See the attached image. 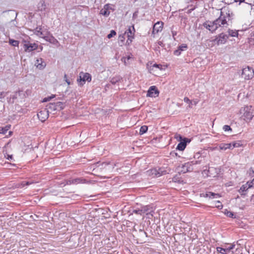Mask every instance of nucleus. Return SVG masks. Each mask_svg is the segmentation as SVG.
I'll list each match as a JSON object with an SVG mask.
<instances>
[{
  "instance_id": "26",
  "label": "nucleus",
  "mask_w": 254,
  "mask_h": 254,
  "mask_svg": "<svg viewBox=\"0 0 254 254\" xmlns=\"http://www.w3.org/2000/svg\"><path fill=\"white\" fill-rule=\"evenodd\" d=\"M33 183V182H29V181L24 182V181H23V182H21L20 184H18L16 186L18 188H23L25 186L31 185Z\"/></svg>"
},
{
  "instance_id": "9",
  "label": "nucleus",
  "mask_w": 254,
  "mask_h": 254,
  "mask_svg": "<svg viewBox=\"0 0 254 254\" xmlns=\"http://www.w3.org/2000/svg\"><path fill=\"white\" fill-rule=\"evenodd\" d=\"M235 246V245L234 244H231L225 246L224 248H217V251L218 253H220L222 254H227L232 250H233Z\"/></svg>"
},
{
  "instance_id": "30",
  "label": "nucleus",
  "mask_w": 254,
  "mask_h": 254,
  "mask_svg": "<svg viewBox=\"0 0 254 254\" xmlns=\"http://www.w3.org/2000/svg\"><path fill=\"white\" fill-rule=\"evenodd\" d=\"M100 14L105 16H108L110 14V12L108 10H105L104 8H102L100 11Z\"/></svg>"
},
{
  "instance_id": "17",
  "label": "nucleus",
  "mask_w": 254,
  "mask_h": 254,
  "mask_svg": "<svg viewBox=\"0 0 254 254\" xmlns=\"http://www.w3.org/2000/svg\"><path fill=\"white\" fill-rule=\"evenodd\" d=\"M35 65L39 69H43L45 67L46 64L43 59L39 58L36 61Z\"/></svg>"
},
{
  "instance_id": "48",
  "label": "nucleus",
  "mask_w": 254,
  "mask_h": 254,
  "mask_svg": "<svg viewBox=\"0 0 254 254\" xmlns=\"http://www.w3.org/2000/svg\"><path fill=\"white\" fill-rule=\"evenodd\" d=\"M181 52L179 50V49L178 48L177 50H175L174 52V54L176 56H179L181 54Z\"/></svg>"
},
{
  "instance_id": "6",
  "label": "nucleus",
  "mask_w": 254,
  "mask_h": 254,
  "mask_svg": "<svg viewBox=\"0 0 254 254\" xmlns=\"http://www.w3.org/2000/svg\"><path fill=\"white\" fill-rule=\"evenodd\" d=\"M91 80V76L88 73H84L80 72L79 73V78L77 79V81L81 83V85H83L86 81L90 82Z\"/></svg>"
},
{
  "instance_id": "13",
  "label": "nucleus",
  "mask_w": 254,
  "mask_h": 254,
  "mask_svg": "<svg viewBox=\"0 0 254 254\" xmlns=\"http://www.w3.org/2000/svg\"><path fill=\"white\" fill-rule=\"evenodd\" d=\"M163 23L162 22H157L153 26L152 34H158L162 30Z\"/></svg>"
},
{
  "instance_id": "58",
  "label": "nucleus",
  "mask_w": 254,
  "mask_h": 254,
  "mask_svg": "<svg viewBox=\"0 0 254 254\" xmlns=\"http://www.w3.org/2000/svg\"><path fill=\"white\" fill-rule=\"evenodd\" d=\"M192 104H189V107L190 108H192V106H191V105H192Z\"/></svg>"
},
{
  "instance_id": "33",
  "label": "nucleus",
  "mask_w": 254,
  "mask_h": 254,
  "mask_svg": "<svg viewBox=\"0 0 254 254\" xmlns=\"http://www.w3.org/2000/svg\"><path fill=\"white\" fill-rule=\"evenodd\" d=\"M224 213L225 215H226L227 216H228L230 218H233V217L234 216V214H233V213L232 212H231L227 209H225L224 210Z\"/></svg>"
},
{
  "instance_id": "20",
  "label": "nucleus",
  "mask_w": 254,
  "mask_h": 254,
  "mask_svg": "<svg viewBox=\"0 0 254 254\" xmlns=\"http://www.w3.org/2000/svg\"><path fill=\"white\" fill-rule=\"evenodd\" d=\"M163 66H164L162 64H155L153 65L150 66L148 69L150 73L154 74V72L157 69H159L160 70L164 69L165 68H163Z\"/></svg>"
},
{
  "instance_id": "18",
  "label": "nucleus",
  "mask_w": 254,
  "mask_h": 254,
  "mask_svg": "<svg viewBox=\"0 0 254 254\" xmlns=\"http://www.w3.org/2000/svg\"><path fill=\"white\" fill-rule=\"evenodd\" d=\"M87 183V181L85 179L80 178H76L72 180H68L67 182V185H71V184H78L79 183Z\"/></svg>"
},
{
  "instance_id": "42",
  "label": "nucleus",
  "mask_w": 254,
  "mask_h": 254,
  "mask_svg": "<svg viewBox=\"0 0 254 254\" xmlns=\"http://www.w3.org/2000/svg\"><path fill=\"white\" fill-rule=\"evenodd\" d=\"M215 206L217 208H219V209H222V207H223V205H222L221 202L219 201H217Z\"/></svg>"
},
{
  "instance_id": "24",
  "label": "nucleus",
  "mask_w": 254,
  "mask_h": 254,
  "mask_svg": "<svg viewBox=\"0 0 254 254\" xmlns=\"http://www.w3.org/2000/svg\"><path fill=\"white\" fill-rule=\"evenodd\" d=\"M187 145V142L186 141H184L183 142H180L177 147V149H178L181 151L184 150Z\"/></svg>"
},
{
  "instance_id": "47",
  "label": "nucleus",
  "mask_w": 254,
  "mask_h": 254,
  "mask_svg": "<svg viewBox=\"0 0 254 254\" xmlns=\"http://www.w3.org/2000/svg\"><path fill=\"white\" fill-rule=\"evenodd\" d=\"M126 35L125 34L124 35H120L119 37V39L121 40L122 42H123L125 39V36Z\"/></svg>"
},
{
  "instance_id": "38",
  "label": "nucleus",
  "mask_w": 254,
  "mask_h": 254,
  "mask_svg": "<svg viewBox=\"0 0 254 254\" xmlns=\"http://www.w3.org/2000/svg\"><path fill=\"white\" fill-rule=\"evenodd\" d=\"M8 127H0V133H5L8 130Z\"/></svg>"
},
{
  "instance_id": "12",
  "label": "nucleus",
  "mask_w": 254,
  "mask_h": 254,
  "mask_svg": "<svg viewBox=\"0 0 254 254\" xmlns=\"http://www.w3.org/2000/svg\"><path fill=\"white\" fill-rule=\"evenodd\" d=\"M23 48L25 52H30L36 50L38 48V45L35 43H25L23 45Z\"/></svg>"
},
{
  "instance_id": "40",
  "label": "nucleus",
  "mask_w": 254,
  "mask_h": 254,
  "mask_svg": "<svg viewBox=\"0 0 254 254\" xmlns=\"http://www.w3.org/2000/svg\"><path fill=\"white\" fill-rule=\"evenodd\" d=\"M231 143L232 144L231 149H233L234 147H238L241 146L240 143L237 142H234Z\"/></svg>"
},
{
  "instance_id": "15",
  "label": "nucleus",
  "mask_w": 254,
  "mask_h": 254,
  "mask_svg": "<svg viewBox=\"0 0 254 254\" xmlns=\"http://www.w3.org/2000/svg\"><path fill=\"white\" fill-rule=\"evenodd\" d=\"M201 196L204 197H209V198H217L220 197V195L218 193H215L212 192H206L205 193H202L200 194Z\"/></svg>"
},
{
  "instance_id": "8",
  "label": "nucleus",
  "mask_w": 254,
  "mask_h": 254,
  "mask_svg": "<svg viewBox=\"0 0 254 254\" xmlns=\"http://www.w3.org/2000/svg\"><path fill=\"white\" fill-rule=\"evenodd\" d=\"M254 185V179L252 182H248L245 184L242 185L239 190L241 195H245V192L250 188L253 187Z\"/></svg>"
},
{
  "instance_id": "44",
  "label": "nucleus",
  "mask_w": 254,
  "mask_h": 254,
  "mask_svg": "<svg viewBox=\"0 0 254 254\" xmlns=\"http://www.w3.org/2000/svg\"><path fill=\"white\" fill-rule=\"evenodd\" d=\"M38 36L44 38V36H48V33H47V34L44 33V31H41L40 34H38Z\"/></svg>"
},
{
  "instance_id": "61",
  "label": "nucleus",
  "mask_w": 254,
  "mask_h": 254,
  "mask_svg": "<svg viewBox=\"0 0 254 254\" xmlns=\"http://www.w3.org/2000/svg\"><path fill=\"white\" fill-rule=\"evenodd\" d=\"M130 59V57H128L127 58V60H129Z\"/></svg>"
},
{
  "instance_id": "56",
  "label": "nucleus",
  "mask_w": 254,
  "mask_h": 254,
  "mask_svg": "<svg viewBox=\"0 0 254 254\" xmlns=\"http://www.w3.org/2000/svg\"><path fill=\"white\" fill-rule=\"evenodd\" d=\"M234 0L236 2H241L243 1H244V0Z\"/></svg>"
},
{
  "instance_id": "37",
  "label": "nucleus",
  "mask_w": 254,
  "mask_h": 254,
  "mask_svg": "<svg viewBox=\"0 0 254 254\" xmlns=\"http://www.w3.org/2000/svg\"><path fill=\"white\" fill-rule=\"evenodd\" d=\"M116 35V32H115V30H111V32H110V33L107 36V37L109 38V39H110L112 37H114V36H115Z\"/></svg>"
},
{
  "instance_id": "28",
  "label": "nucleus",
  "mask_w": 254,
  "mask_h": 254,
  "mask_svg": "<svg viewBox=\"0 0 254 254\" xmlns=\"http://www.w3.org/2000/svg\"><path fill=\"white\" fill-rule=\"evenodd\" d=\"M157 172H158V173H157L158 177H159V176H161L162 175H165V174L168 173L167 171L165 170V169H164L163 168H159L157 170Z\"/></svg>"
},
{
  "instance_id": "29",
  "label": "nucleus",
  "mask_w": 254,
  "mask_h": 254,
  "mask_svg": "<svg viewBox=\"0 0 254 254\" xmlns=\"http://www.w3.org/2000/svg\"><path fill=\"white\" fill-rule=\"evenodd\" d=\"M109 165V163L106 162H103L102 163H100L99 162H97L96 164L97 168H100V169H104L105 168L106 166H108Z\"/></svg>"
},
{
  "instance_id": "2",
  "label": "nucleus",
  "mask_w": 254,
  "mask_h": 254,
  "mask_svg": "<svg viewBox=\"0 0 254 254\" xmlns=\"http://www.w3.org/2000/svg\"><path fill=\"white\" fill-rule=\"evenodd\" d=\"M240 112L243 114L241 118L246 122L250 121L254 117L253 109L252 106L244 107L241 110Z\"/></svg>"
},
{
  "instance_id": "52",
  "label": "nucleus",
  "mask_w": 254,
  "mask_h": 254,
  "mask_svg": "<svg viewBox=\"0 0 254 254\" xmlns=\"http://www.w3.org/2000/svg\"><path fill=\"white\" fill-rule=\"evenodd\" d=\"M170 154L173 156H177V153L175 152H171Z\"/></svg>"
},
{
  "instance_id": "5",
  "label": "nucleus",
  "mask_w": 254,
  "mask_h": 254,
  "mask_svg": "<svg viewBox=\"0 0 254 254\" xmlns=\"http://www.w3.org/2000/svg\"><path fill=\"white\" fill-rule=\"evenodd\" d=\"M49 112V110L46 107L38 113V118L42 122H44L48 118Z\"/></svg>"
},
{
  "instance_id": "27",
  "label": "nucleus",
  "mask_w": 254,
  "mask_h": 254,
  "mask_svg": "<svg viewBox=\"0 0 254 254\" xmlns=\"http://www.w3.org/2000/svg\"><path fill=\"white\" fill-rule=\"evenodd\" d=\"M38 8L41 11L45 10L46 9V5L44 1H41L38 4Z\"/></svg>"
},
{
  "instance_id": "21",
  "label": "nucleus",
  "mask_w": 254,
  "mask_h": 254,
  "mask_svg": "<svg viewBox=\"0 0 254 254\" xmlns=\"http://www.w3.org/2000/svg\"><path fill=\"white\" fill-rule=\"evenodd\" d=\"M146 175L152 177H158V172L156 169H151L146 172Z\"/></svg>"
},
{
  "instance_id": "55",
  "label": "nucleus",
  "mask_w": 254,
  "mask_h": 254,
  "mask_svg": "<svg viewBox=\"0 0 254 254\" xmlns=\"http://www.w3.org/2000/svg\"><path fill=\"white\" fill-rule=\"evenodd\" d=\"M12 155H8V157H7L8 160H11V159H12Z\"/></svg>"
},
{
  "instance_id": "3",
  "label": "nucleus",
  "mask_w": 254,
  "mask_h": 254,
  "mask_svg": "<svg viewBox=\"0 0 254 254\" xmlns=\"http://www.w3.org/2000/svg\"><path fill=\"white\" fill-rule=\"evenodd\" d=\"M242 76L246 80L252 78L254 76V69L249 66L244 68L242 70Z\"/></svg>"
},
{
  "instance_id": "41",
  "label": "nucleus",
  "mask_w": 254,
  "mask_h": 254,
  "mask_svg": "<svg viewBox=\"0 0 254 254\" xmlns=\"http://www.w3.org/2000/svg\"><path fill=\"white\" fill-rule=\"evenodd\" d=\"M133 212L135 214H140V215H142L143 214L141 208L133 210Z\"/></svg>"
},
{
  "instance_id": "16",
  "label": "nucleus",
  "mask_w": 254,
  "mask_h": 254,
  "mask_svg": "<svg viewBox=\"0 0 254 254\" xmlns=\"http://www.w3.org/2000/svg\"><path fill=\"white\" fill-rule=\"evenodd\" d=\"M46 33H48V36H44V39L46 41L53 44H56L59 43L58 41L49 32H47Z\"/></svg>"
},
{
  "instance_id": "51",
  "label": "nucleus",
  "mask_w": 254,
  "mask_h": 254,
  "mask_svg": "<svg viewBox=\"0 0 254 254\" xmlns=\"http://www.w3.org/2000/svg\"><path fill=\"white\" fill-rule=\"evenodd\" d=\"M192 101V104H193V105H196L198 103V101L197 100H192L191 101Z\"/></svg>"
},
{
  "instance_id": "43",
  "label": "nucleus",
  "mask_w": 254,
  "mask_h": 254,
  "mask_svg": "<svg viewBox=\"0 0 254 254\" xmlns=\"http://www.w3.org/2000/svg\"><path fill=\"white\" fill-rule=\"evenodd\" d=\"M223 129L224 130V131H229L232 130V128L230 127L228 125L224 126Z\"/></svg>"
},
{
  "instance_id": "7",
  "label": "nucleus",
  "mask_w": 254,
  "mask_h": 254,
  "mask_svg": "<svg viewBox=\"0 0 254 254\" xmlns=\"http://www.w3.org/2000/svg\"><path fill=\"white\" fill-rule=\"evenodd\" d=\"M215 20L213 21H206L203 24V26L211 32H214L218 29L217 25L215 24Z\"/></svg>"
},
{
  "instance_id": "60",
  "label": "nucleus",
  "mask_w": 254,
  "mask_h": 254,
  "mask_svg": "<svg viewBox=\"0 0 254 254\" xmlns=\"http://www.w3.org/2000/svg\"><path fill=\"white\" fill-rule=\"evenodd\" d=\"M124 59H125V63H126V60H125V59H125V58H124ZM122 60H123V59H122Z\"/></svg>"
},
{
  "instance_id": "31",
  "label": "nucleus",
  "mask_w": 254,
  "mask_h": 254,
  "mask_svg": "<svg viewBox=\"0 0 254 254\" xmlns=\"http://www.w3.org/2000/svg\"><path fill=\"white\" fill-rule=\"evenodd\" d=\"M229 35L232 37H236L238 35V33L237 31H234L233 30L229 29L228 31Z\"/></svg>"
},
{
  "instance_id": "49",
  "label": "nucleus",
  "mask_w": 254,
  "mask_h": 254,
  "mask_svg": "<svg viewBox=\"0 0 254 254\" xmlns=\"http://www.w3.org/2000/svg\"><path fill=\"white\" fill-rule=\"evenodd\" d=\"M6 95V93L4 92H0V99L3 98Z\"/></svg>"
},
{
  "instance_id": "23",
  "label": "nucleus",
  "mask_w": 254,
  "mask_h": 254,
  "mask_svg": "<svg viewBox=\"0 0 254 254\" xmlns=\"http://www.w3.org/2000/svg\"><path fill=\"white\" fill-rule=\"evenodd\" d=\"M141 210L142 211L143 214L146 213V214H150L151 212L152 211L151 207L149 205H145L141 207Z\"/></svg>"
},
{
  "instance_id": "14",
  "label": "nucleus",
  "mask_w": 254,
  "mask_h": 254,
  "mask_svg": "<svg viewBox=\"0 0 254 254\" xmlns=\"http://www.w3.org/2000/svg\"><path fill=\"white\" fill-rule=\"evenodd\" d=\"M159 94V91L154 86H151L148 90L147 96L151 97L157 96Z\"/></svg>"
},
{
  "instance_id": "50",
  "label": "nucleus",
  "mask_w": 254,
  "mask_h": 254,
  "mask_svg": "<svg viewBox=\"0 0 254 254\" xmlns=\"http://www.w3.org/2000/svg\"><path fill=\"white\" fill-rule=\"evenodd\" d=\"M103 8H104L105 10H108L111 8L110 4H106L104 6Z\"/></svg>"
},
{
  "instance_id": "39",
  "label": "nucleus",
  "mask_w": 254,
  "mask_h": 254,
  "mask_svg": "<svg viewBox=\"0 0 254 254\" xmlns=\"http://www.w3.org/2000/svg\"><path fill=\"white\" fill-rule=\"evenodd\" d=\"M55 97V95H52L51 96L45 98L43 100V102H46L49 101L50 100L54 98Z\"/></svg>"
},
{
  "instance_id": "32",
  "label": "nucleus",
  "mask_w": 254,
  "mask_h": 254,
  "mask_svg": "<svg viewBox=\"0 0 254 254\" xmlns=\"http://www.w3.org/2000/svg\"><path fill=\"white\" fill-rule=\"evenodd\" d=\"M147 129H148V127L147 126H143L140 128L139 133L140 134H142L145 133L147 131Z\"/></svg>"
},
{
  "instance_id": "57",
  "label": "nucleus",
  "mask_w": 254,
  "mask_h": 254,
  "mask_svg": "<svg viewBox=\"0 0 254 254\" xmlns=\"http://www.w3.org/2000/svg\"><path fill=\"white\" fill-rule=\"evenodd\" d=\"M172 32L173 36L174 37L175 35H176V32H174L173 31H172Z\"/></svg>"
},
{
  "instance_id": "45",
  "label": "nucleus",
  "mask_w": 254,
  "mask_h": 254,
  "mask_svg": "<svg viewBox=\"0 0 254 254\" xmlns=\"http://www.w3.org/2000/svg\"><path fill=\"white\" fill-rule=\"evenodd\" d=\"M184 101L187 103L192 104V101L190 100L188 97H185L184 99Z\"/></svg>"
},
{
  "instance_id": "25",
  "label": "nucleus",
  "mask_w": 254,
  "mask_h": 254,
  "mask_svg": "<svg viewBox=\"0 0 254 254\" xmlns=\"http://www.w3.org/2000/svg\"><path fill=\"white\" fill-rule=\"evenodd\" d=\"M122 78L120 77V76H116V77H113L111 80H110V82L113 84V85H115L116 84H117V83H118L119 81H121V80H122Z\"/></svg>"
},
{
  "instance_id": "10",
  "label": "nucleus",
  "mask_w": 254,
  "mask_h": 254,
  "mask_svg": "<svg viewBox=\"0 0 254 254\" xmlns=\"http://www.w3.org/2000/svg\"><path fill=\"white\" fill-rule=\"evenodd\" d=\"M135 29L134 26L129 27L128 30L125 32V35H127L128 38L127 42L129 44L132 42V39L134 38V34Z\"/></svg>"
},
{
  "instance_id": "59",
  "label": "nucleus",
  "mask_w": 254,
  "mask_h": 254,
  "mask_svg": "<svg viewBox=\"0 0 254 254\" xmlns=\"http://www.w3.org/2000/svg\"><path fill=\"white\" fill-rule=\"evenodd\" d=\"M173 180L174 182H176V179H175V178H174L173 179Z\"/></svg>"
},
{
  "instance_id": "35",
  "label": "nucleus",
  "mask_w": 254,
  "mask_h": 254,
  "mask_svg": "<svg viewBox=\"0 0 254 254\" xmlns=\"http://www.w3.org/2000/svg\"><path fill=\"white\" fill-rule=\"evenodd\" d=\"M9 43L12 46L16 47L18 46L19 42L17 40L10 39Z\"/></svg>"
},
{
  "instance_id": "34",
  "label": "nucleus",
  "mask_w": 254,
  "mask_h": 254,
  "mask_svg": "<svg viewBox=\"0 0 254 254\" xmlns=\"http://www.w3.org/2000/svg\"><path fill=\"white\" fill-rule=\"evenodd\" d=\"M190 165V164L189 163H186L185 165H184L182 167L183 170H182V172H183L184 173H185L189 171L188 167Z\"/></svg>"
},
{
  "instance_id": "11",
  "label": "nucleus",
  "mask_w": 254,
  "mask_h": 254,
  "mask_svg": "<svg viewBox=\"0 0 254 254\" xmlns=\"http://www.w3.org/2000/svg\"><path fill=\"white\" fill-rule=\"evenodd\" d=\"M147 236V233L144 231L140 229L137 234L138 243L142 244L145 242Z\"/></svg>"
},
{
  "instance_id": "4",
  "label": "nucleus",
  "mask_w": 254,
  "mask_h": 254,
  "mask_svg": "<svg viewBox=\"0 0 254 254\" xmlns=\"http://www.w3.org/2000/svg\"><path fill=\"white\" fill-rule=\"evenodd\" d=\"M46 107L50 112H54L56 110H61L64 108V104L61 102L56 103H51L49 104Z\"/></svg>"
},
{
  "instance_id": "22",
  "label": "nucleus",
  "mask_w": 254,
  "mask_h": 254,
  "mask_svg": "<svg viewBox=\"0 0 254 254\" xmlns=\"http://www.w3.org/2000/svg\"><path fill=\"white\" fill-rule=\"evenodd\" d=\"M231 143H221L219 145L220 150H226L227 149H231Z\"/></svg>"
},
{
  "instance_id": "46",
  "label": "nucleus",
  "mask_w": 254,
  "mask_h": 254,
  "mask_svg": "<svg viewBox=\"0 0 254 254\" xmlns=\"http://www.w3.org/2000/svg\"><path fill=\"white\" fill-rule=\"evenodd\" d=\"M64 79L65 81L67 83L68 85L70 84V82L69 80L67 79L66 74H64Z\"/></svg>"
},
{
  "instance_id": "54",
  "label": "nucleus",
  "mask_w": 254,
  "mask_h": 254,
  "mask_svg": "<svg viewBox=\"0 0 254 254\" xmlns=\"http://www.w3.org/2000/svg\"><path fill=\"white\" fill-rule=\"evenodd\" d=\"M251 201L253 204H254V195L252 196Z\"/></svg>"
},
{
  "instance_id": "53",
  "label": "nucleus",
  "mask_w": 254,
  "mask_h": 254,
  "mask_svg": "<svg viewBox=\"0 0 254 254\" xmlns=\"http://www.w3.org/2000/svg\"><path fill=\"white\" fill-rule=\"evenodd\" d=\"M41 28H40L39 30H36L35 32H36V34L37 35H38V34H40V33H41Z\"/></svg>"
},
{
  "instance_id": "1",
  "label": "nucleus",
  "mask_w": 254,
  "mask_h": 254,
  "mask_svg": "<svg viewBox=\"0 0 254 254\" xmlns=\"http://www.w3.org/2000/svg\"><path fill=\"white\" fill-rule=\"evenodd\" d=\"M233 13H230L227 7L222 8L219 17L215 20V24L217 25L218 28L221 26L226 27L228 25L227 19L229 21Z\"/></svg>"
},
{
  "instance_id": "36",
  "label": "nucleus",
  "mask_w": 254,
  "mask_h": 254,
  "mask_svg": "<svg viewBox=\"0 0 254 254\" xmlns=\"http://www.w3.org/2000/svg\"><path fill=\"white\" fill-rule=\"evenodd\" d=\"M178 49L182 52L187 49V45L186 44H182L178 47Z\"/></svg>"
},
{
  "instance_id": "19",
  "label": "nucleus",
  "mask_w": 254,
  "mask_h": 254,
  "mask_svg": "<svg viewBox=\"0 0 254 254\" xmlns=\"http://www.w3.org/2000/svg\"><path fill=\"white\" fill-rule=\"evenodd\" d=\"M229 36L225 34L224 33H221L219 35L218 40H217V44H223L226 42L227 39H228Z\"/></svg>"
}]
</instances>
